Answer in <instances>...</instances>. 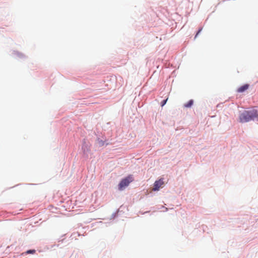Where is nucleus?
<instances>
[{
  "mask_svg": "<svg viewBox=\"0 0 258 258\" xmlns=\"http://www.w3.org/2000/svg\"><path fill=\"white\" fill-rule=\"evenodd\" d=\"M167 100V99H166V100H164L161 102V104L162 106H163L166 104Z\"/></svg>",
  "mask_w": 258,
  "mask_h": 258,
  "instance_id": "7",
  "label": "nucleus"
},
{
  "mask_svg": "<svg viewBox=\"0 0 258 258\" xmlns=\"http://www.w3.org/2000/svg\"><path fill=\"white\" fill-rule=\"evenodd\" d=\"M249 85L245 84L237 89V91L239 93H242L248 89Z\"/></svg>",
  "mask_w": 258,
  "mask_h": 258,
  "instance_id": "4",
  "label": "nucleus"
},
{
  "mask_svg": "<svg viewBox=\"0 0 258 258\" xmlns=\"http://www.w3.org/2000/svg\"><path fill=\"white\" fill-rule=\"evenodd\" d=\"M133 181L132 175H129L122 179L118 184V188L119 190H123L125 187L127 186L129 184Z\"/></svg>",
  "mask_w": 258,
  "mask_h": 258,
  "instance_id": "2",
  "label": "nucleus"
},
{
  "mask_svg": "<svg viewBox=\"0 0 258 258\" xmlns=\"http://www.w3.org/2000/svg\"><path fill=\"white\" fill-rule=\"evenodd\" d=\"M35 250H27L26 253H34L35 252Z\"/></svg>",
  "mask_w": 258,
  "mask_h": 258,
  "instance_id": "6",
  "label": "nucleus"
},
{
  "mask_svg": "<svg viewBox=\"0 0 258 258\" xmlns=\"http://www.w3.org/2000/svg\"><path fill=\"white\" fill-rule=\"evenodd\" d=\"M194 101L192 100H190L187 103L184 105V106L186 108L191 107L193 104Z\"/></svg>",
  "mask_w": 258,
  "mask_h": 258,
  "instance_id": "5",
  "label": "nucleus"
},
{
  "mask_svg": "<svg viewBox=\"0 0 258 258\" xmlns=\"http://www.w3.org/2000/svg\"><path fill=\"white\" fill-rule=\"evenodd\" d=\"M202 30V28H201L200 29H199V31H198V32L197 33V34H196V36H195V38H196V37L198 36V35L200 34V33L201 32Z\"/></svg>",
  "mask_w": 258,
  "mask_h": 258,
  "instance_id": "8",
  "label": "nucleus"
},
{
  "mask_svg": "<svg viewBox=\"0 0 258 258\" xmlns=\"http://www.w3.org/2000/svg\"><path fill=\"white\" fill-rule=\"evenodd\" d=\"M258 117V110L252 109L249 110H245L240 114L239 116V122L244 123L254 120Z\"/></svg>",
  "mask_w": 258,
  "mask_h": 258,
  "instance_id": "1",
  "label": "nucleus"
},
{
  "mask_svg": "<svg viewBox=\"0 0 258 258\" xmlns=\"http://www.w3.org/2000/svg\"><path fill=\"white\" fill-rule=\"evenodd\" d=\"M164 181L163 178H160L158 180H156L154 183V187L153 190L157 191L161 188L164 184Z\"/></svg>",
  "mask_w": 258,
  "mask_h": 258,
  "instance_id": "3",
  "label": "nucleus"
}]
</instances>
